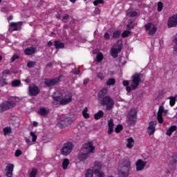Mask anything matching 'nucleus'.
<instances>
[{"mask_svg": "<svg viewBox=\"0 0 177 177\" xmlns=\"http://www.w3.org/2000/svg\"><path fill=\"white\" fill-rule=\"evenodd\" d=\"M102 106H106V110H112L114 107V100L110 96H105L102 100H98Z\"/></svg>", "mask_w": 177, "mask_h": 177, "instance_id": "3", "label": "nucleus"}, {"mask_svg": "<svg viewBox=\"0 0 177 177\" xmlns=\"http://www.w3.org/2000/svg\"><path fill=\"white\" fill-rule=\"evenodd\" d=\"M35 52H37V48L35 47H28L24 50V53L26 56H32Z\"/></svg>", "mask_w": 177, "mask_h": 177, "instance_id": "19", "label": "nucleus"}, {"mask_svg": "<svg viewBox=\"0 0 177 177\" xmlns=\"http://www.w3.org/2000/svg\"><path fill=\"white\" fill-rule=\"evenodd\" d=\"M127 28H128V30H131V28H133V26L128 24L127 25Z\"/></svg>", "mask_w": 177, "mask_h": 177, "instance_id": "56", "label": "nucleus"}, {"mask_svg": "<svg viewBox=\"0 0 177 177\" xmlns=\"http://www.w3.org/2000/svg\"><path fill=\"white\" fill-rule=\"evenodd\" d=\"M28 91L30 96H37L39 93V88L35 85L29 86Z\"/></svg>", "mask_w": 177, "mask_h": 177, "instance_id": "15", "label": "nucleus"}, {"mask_svg": "<svg viewBox=\"0 0 177 177\" xmlns=\"http://www.w3.org/2000/svg\"><path fill=\"white\" fill-rule=\"evenodd\" d=\"M82 151H83V153H88V154L93 153V151H95V147L93 146V142H88L84 144L83 147L82 148Z\"/></svg>", "mask_w": 177, "mask_h": 177, "instance_id": "9", "label": "nucleus"}, {"mask_svg": "<svg viewBox=\"0 0 177 177\" xmlns=\"http://www.w3.org/2000/svg\"><path fill=\"white\" fill-rule=\"evenodd\" d=\"M103 115H104L103 111H99L97 113L95 114L94 117L95 120H100V118H102Z\"/></svg>", "mask_w": 177, "mask_h": 177, "instance_id": "30", "label": "nucleus"}, {"mask_svg": "<svg viewBox=\"0 0 177 177\" xmlns=\"http://www.w3.org/2000/svg\"><path fill=\"white\" fill-rule=\"evenodd\" d=\"M25 142H26L28 146H31V145H32V143L31 142V140H30V138L27 137L25 138Z\"/></svg>", "mask_w": 177, "mask_h": 177, "instance_id": "49", "label": "nucleus"}, {"mask_svg": "<svg viewBox=\"0 0 177 177\" xmlns=\"http://www.w3.org/2000/svg\"><path fill=\"white\" fill-rule=\"evenodd\" d=\"M56 17H57V19H60V15H59V14L57 15H56Z\"/></svg>", "mask_w": 177, "mask_h": 177, "instance_id": "62", "label": "nucleus"}, {"mask_svg": "<svg viewBox=\"0 0 177 177\" xmlns=\"http://www.w3.org/2000/svg\"><path fill=\"white\" fill-rule=\"evenodd\" d=\"M37 172L38 171L37 170V169L33 168L32 169V171L30 173L29 177H37Z\"/></svg>", "mask_w": 177, "mask_h": 177, "instance_id": "36", "label": "nucleus"}, {"mask_svg": "<svg viewBox=\"0 0 177 177\" xmlns=\"http://www.w3.org/2000/svg\"><path fill=\"white\" fill-rule=\"evenodd\" d=\"M33 125H34V127H38V122H33Z\"/></svg>", "mask_w": 177, "mask_h": 177, "instance_id": "59", "label": "nucleus"}, {"mask_svg": "<svg viewBox=\"0 0 177 177\" xmlns=\"http://www.w3.org/2000/svg\"><path fill=\"white\" fill-rule=\"evenodd\" d=\"M91 157V153L87 152H84L82 151V152L78 155V159L80 161H85V160H88V158Z\"/></svg>", "mask_w": 177, "mask_h": 177, "instance_id": "20", "label": "nucleus"}, {"mask_svg": "<svg viewBox=\"0 0 177 177\" xmlns=\"http://www.w3.org/2000/svg\"><path fill=\"white\" fill-rule=\"evenodd\" d=\"M98 3H101L102 5H103V3H104V0H95L93 1V5L95 6H97Z\"/></svg>", "mask_w": 177, "mask_h": 177, "instance_id": "42", "label": "nucleus"}, {"mask_svg": "<svg viewBox=\"0 0 177 177\" xmlns=\"http://www.w3.org/2000/svg\"><path fill=\"white\" fill-rule=\"evenodd\" d=\"M30 136L32 137V142H33V143H35V142H37V135H35V133L31 131Z\"/></svg>", "mask_w": 177, "mask_h": 177, "instance_id": "39", "label": "nucleus"}, {"mask_svg": "<svg viewBox=\"0 0 177 177\" xmlns=\"http://www.w3.org/2000/svg\"><path fill=\"white\" fill-rule=\"evenodd\" d=\"M122 171H120L119 176L120 177H128L129 174V171H131V162L128 160H126L124 162V167H122Z\"/></svg>", "mask_w": 177, "mask_h": 177, "instance_id": "7", "label": "nucleus"}, {"mask_svg": "<svg viewBox=\"0 0 177 177\" xmlns=\"http://www.w3.org/2000/svg\"><path fill=\"white\" fill-rule=\"evenodd\" d=\"M142 78H143V75L142 74L135 73L131 77V80H123L122 85L123 86H126V91L128 93H131L132 91L138 89L139 85L142 82Z\"/></svg>", "mask_w": 177, "mask_h": 177, "instance_id": "1", "label": "nucleus"}, {"mask_svg": "<svg viewBox=\"0 0 177 177\" xmlns=\"http://www.w3.org/2000/svg\"><path fill=\"white\" fill-rule=\"evenodd\" d=\"M3 75H5L6 74H10V71H9L8 69H6L2 72Z\"/></svg>", "mask_w": 177, "mask_h": 177, "instance_id": "50", "label": "nucleus"}, {"mask_svg": "<svg viewBox=\"0 0 177 177\" xmlns=\"http://www.w3.org/2000/svg\"><path fill=\"white\" fill-rule=\"evenodd\" d=\"M146 31H148L149 35H154L157 31V27L153 24L149 23L145 26Z\"/></svg>", "mask_w": 177, "mask_h": 177, "instance_id": "12", "label": "nucleus"}, {"mask_svg": "<svg viewBox=\"0 0 177 177\" xmlns=\"http://www.w3.org/2000/svg\"><path fill=\"white\" fill-rule=\"evenodd\" d=\"M21 26H23V21H19V22H11L8 31L10 32H13V31H20L21 30Z\"/></svg>", "mask_w": 177, "mask_h": 177, "instance_id": "10", "label": "nucleus"}, {"mask_svg": "<svg viewBox=\"0 0 177 177\" xmlns=\"http://www.w3.org/2000/svg\"><path fill=\"white\" fill-rule=\"evenodd\" d=\"M70 164V160L68 158L64 159L62 162V168L63 169H67L68 165Z\"/></svg>", "mask_w": 177, "mask_h": 177, "instance_id": "29", "label": "nucleus"}, {"mask_svg": "<svg viewBox=\"0 0 177 177\" xmlns=\"http://www.w3.org/2000/svg\"><path fill=\"white\" fill-rule=\"evenodd\" d=\"M137 114H138V112L135 109H131L129 111L127 115L128 125H135V124H136Z\"/></svg>", "mask_w": 177, "mask_h": 177, "instance_id": "4", "label": "nucleus"}, {"mask_svg": "<svg viewBox=\"0 0 177 177\" xmlns=\"http://www.w3.org/2000/svg\"><path fill=\"white\" fill-rule=\"evenodd\" d=\"M129 34H131V31H129V30H124L122 33V38H127V37H128L129 35Z\"/></svg>", "mask_w": 177, "mask_h": 177, "instance_id": "41", "label": "nucleus"}, {"mask_svg": "<svg viewBox=\"0 0 177 177\" xmlns=\"http://www.w3.org/2000/svg\"><path fill=\"white\" fill-rule=\"evenodd\" d=\"M54 100L59 102L62 106H66V104H68V103L73 102V94L71 93H64L61 95L54 97Z\"/></svg>", "mask_w": 177, "mask_h": 177, "instance_id": "2", "label": "nucleus"}, {"mask_svg": "<svg viewBox=\"0 0 177 177\" xmlns=\"http://www.w3.org/2000/svg\"><path fill=\"white\" fill-rule=\"evenodd\" d=\"M73 151V143L66 142L64 144L62 149H61V154L62 156H68Z\"/></svg>", "mask_w": 177, "mask_h": 177, "instance_id": "8", "label": "nucleus"}, {"mask_svg": "<svg viewBox=\"0 0 177 177\" xmlns=\"http://www.w3.org/2000/svg\"><path fill=\"white\" fill-rule=\"evenodd\" d=\"M121 49H122V40H118L117 44H114L113 46L111 49V55L114 58L118 56V53L121 52Z\"/></svg>", "mask_w": 177, "mask_h": 177, "instance_id": "5", "label": "nucleus"}, {"mask_svg": "<svg viewBox=\"0 0 177 177\" xmlns=\"http://www.w3.org/2000/svg\"><path fill=\"white\" fill-rule=\"evenodd\" d=\"M38 114L42 116L48 115V114H49V109H46V108H41L38 111Z\"/></svg>", "mask_w": 177, "mask_h": 177, "instance_id": "23", "label": "nucleus"}, {"mask_svg": "<svg viewBox=\"0 0 177 177\" xmlns=\"http://www.w3.org/2000/svg\"><path fill=\"white\" fill-rule=\"evenodd\" d=\"M115 84V79L111 78L106 82L107 86H110V85H114Z\"/></svg>", "mask_w": 177, "mask_h": 177, "instance_id": "35", "label": "nucleus"}, {"mask_svg": "<svg viewBox=\"0 0 177 177\" xmlns=\"http://www.w3.org/2000/svg\"><path fill=\"white\" fill-rule=\"evenodd\" d=\"M147 163L143 161L142 159L137 160L136 162V171H143Z\"/></svg>", "mask_w": 177, "mask_h": 177, "instance_id": "16", "label": "nucleus"}, {"mask_svg": "<svg viewBox=\"0 0 177 177\" xmlns=\"http://www.w3.org/2000/svg\"><path fill=\"white\" fill-rule=\"evenodd\" d=\"M96 59H97V62H102V60H103V54H102L101 53H98L97 55Z\"/></svg>", "mask_w": 177, "mask_h": 177, "instance_id": "40", "label": "nucleus"}, {"mask_svg": "<svg viewBox=\"0 0 177 177\" xmlns=\"http://www.w3.org/2000/svg\"><path fill=\"white\" fill-rule=\"evenodd\" d=\"M25 81H26V82H29V81L28 80V79H26Z\"/></svg>", "mask_w": 177, "mask_h": 177, "instance_id": "64", "label": "nucleus"}, {"mask_svg": "<svg viewBox=\"0 0 177 177\" xmlns=\"http://www.w3.org/2000/svg\"><path fill=\"white\" fill-rule=\"evenodd\" d=\"M177 129L176 125L171 126L167 131L166 135L167 136H171L172 135V132H175V130Z\"/></svg>", "mask_w": 177, "mask_h": 177, "instance_id": "27", "label": "nucleus"}, {"mask_svg": "<svg viewBox=\"0 0 177 177\" xmlns=\"http://www.w3.org/2000/svg\"><path fill=\"white\" fill-rule=\"evenodd\" d=\"M12 19H13V16H12V15H10V16H9V17H8V21L12 20Z\"/></svg>", "mask_w": 177, "mask_h": 177, "instance_id": "57", "label": "nucleus"}, {"mask_svg": "<svg viewBox=\"0 0 177 177\" xmlns=\"http://www.w3.org/2000/svg\"><path fill=\"white\" fill-rule=\"evenodd\" d=\"M109 93V88H102L100 92L98 93V100H102V99H104L106 97V95Z\"/></svg>", "mask_w": 177, "mask_h": 177, "instance_id": "21", "label": "nucleus"}, {"mask_svg": "<svg viewBox=\"0 0 177 177\" xmlns=\"http://www.w3.org/2000/svg\"><path fill=\"white\" fill-rule=\"evenodd\" d=\"M89 82V78H86L84 80V85H86V84H88Z\"/></svg>", "mask_w": 177, "mask_h": 177, "instance_id": "53", "label": "nucleus"}, {"mask_svg": "<svg viewBox=\"0 0 177 177\" xmlns=\"http://www.w3.org/2000/svg\"><path fill=\"white\" fill-rule=\"evenodd\" d=\"M162 113L167 115L168 114V110L164 109V106H159V109L158 111L157 120L159 124H162L164 122V119L162 118Z\"/></svg>", "mask_w": 177, "mask_h": 177, "instance_id": "11", "label": "nucleus"}, {"mask_svg": "<svg viewBox=\"0 0 177 177\" xmlns=\"http://www.w3.org/2000/svg\"><path fill=\"white\" fill-rule=\"evenodd\" d=\"M133 145H135V140L132 138V137L128 138L127 147L128 149H132L133 147Z\"/></svg>", "mask_w": 177, "mask_h": 177, "instance_id": "24", "label": "nucleus"}, {"mask_svg": "<svg viewBox=\"0 0 177 177\" xmlns=\"http://www.w3.org/2000/svg\"><path fill=\"white\" fill-rule=\"evenodd\" d=\"M85 177H93V171L91 169H88L85 174Z\"/></svg>", "mask_w": 177, "mask_h": 177, "instance_id": "38", "label": "nucleus"}, {"mask_svg": "<svg viewBox=\"0 0 177 177\" xmlns=\"http://www.w3.org/2000/svg\"><path fill=\"white\" fill-rule=\"evenodd\" d=\"M177 25V15H174L170 17L167 21V26L169 28L176 27Z\"/></svg>", "mask_w": 177, "mask_h": 177, "instance_id": "13", "label": "nucleus"}, {"mask_svg": "<svg viewBox=\"0 0 177 177\" xmlns=\"http://www.w3.org/2000/svg\"><path fill=\"white\" fill-rule=\"evenodd\" d=\"M54 46L56 49H63V48H64V44L59 41H55Z\"/></svg>", "mask_w": 177, "mask_h": 177, "instance_id": "25", "label": "nucleus"}, {"mask_svg": "<svg viewBox=\"0 0 177 177\" xmlns=\"http://www.w3.org/2000/svg\"><path fill=\"white\" fill-rule=\"evenodd\" d=\"M4 135H8L12 133V130L9 127H6L3 129Z\"/></svg>", "mask_w": 177, "mask_h": 177, "instance_id": "43", "label": "nucleus"}, {"mask_svg": "<svg viewBox=\"0 0 177 177\" xmlns=\"http://www.w3.org/2000/svg\"><path fill=\"white\" fill-rule=\"evenodd\" d=\"M82 115L84 118H89V113H88V107H85L82 111Z\"/></svg>", "mask_w": 177, "mask_h": 177, "instance_id": "31", "label": "nucleus"}, {"mask_svg": "<svg viewBox=\"0 0 177 177\" xmlns=\"http://www.w3.org/2000/svg\"><path fill=\"white\" fill-rule=\"evenodd\" d=\"M157 125L156 121H151L149 123V126L147 127V133L151 136V135H153L154 132H156V126Z\"/></svg>", "mask_w": 177, "mask_h": 177, "instance_id": "14", "label": "nucleus"}, {"mask_svg": "<svg viewBox=\"0 0 177 177\" xmlns=\"http://www.w3.org/2000/svg\"><path fill=\"white\" fill-rule=\"evenodd\" d=\"M102 169V163L100 162H95L93 167V174H99Z\"/></svg>", "mask_w": 177, "mask_h": 177, "instance_id": "18", "label": "nucleus"}, {"mask_svg": "<svg viewBox=\"0 0 177 177\" xmlns=\"http://www.w3.org/2000/svg\"><path fill=\"white\" fill-rule=\"evenodd\" d=\"M174 118H176L177 120V113L176 114V115L174 116Z\"/></svg>", "mask_w": 177, "mask_h": 177, "instance_id": "63", "label": "nucleus"}, {"mask_svg": "<svg viewBox=\"0 0 177 177\" xmlns=\"http://www.w3.org/2000/svg\"><path fill=\"white\" fill-rule=\"evenodd\" d=\"M104 37L105 39H110V35L107 32H106L104 35Z\"/></svg>", "mask_w": 177, "mask_h": 177, "instance_id": "52", "label": "nucleus"}, {"mask_svg": "<svg viewBox=\"0 0 177 177\" xmlns=\"http://www.w3.org/2000/svg\"><path fill=\"white\" fill-rule=\"evenodd\" d=\"M48 46H52V45H53V43H52L50 41H49L48 42Z\"/></svg>", "mask_w": 177, "mask_h": 177, "instance_id": "58", "label": "nucleus"}, {"mask_svg": "<svg viewBox=\"0 0 177 177\" xmlns=\"http://www.w3.org/2000/svg\"><path fill=\"white\" fill-rule=\"evenodd\" d=\"M98 176H99V177H104V173H103V172H100V173L98 174Z\"/></svg>", "mask_w": 177, "mask_h": 177, "instance_id": "55", "label": "nucleus"}, {"mask_svg": "<svg viewBox=\"0 0 177 177\" xmlns=\"http://www.w3.org/2000/svg\"><path fill=\"white\" fill-rule=\"evenodd\" d=\"M47 66H48V67H52V63L48 64H47Z\"/></svg>", "mask_w": 177, "mask_h": 177, "instance_id": "60", "label": "nucleus"}, {"mask_svg": "<svg viewBox=\"0 0 177 177\" xmlns=\"http://www.w3.org/2000/svg\"><path fill=\"white\" fill-rule=\"evenodd\" d=\"M74 74H75L76 75H81V71H76L74 72Z\"/></svg>", "mask_w": 177, "mask_h": 177, "instance_id": "54", "label": "nucleus"}, {"mask_svg": "<svg viewBox=\"0 0 177 177\" xmlns=\"http://www.w3.org/2000/svg\"><path fill=\"white\" fill-rule=\"evenodd\" d=\"M138 13L136 11H131L129 12H127V16L129 17H136L138 16Z\"/></svg>", "mask_w": 177, "mask_h": 177, "instance_id": "32", "label": "nucleus"}, {"mask_svg": "<svg viewBox=\"0 0 177 177\" xmlns=\"http://www.w3.org/2000/svg\"><path fill=\"white\" fill-rule=\"evenodd\" d=\"M21 154H23V152L20 150V149H17L15 151V157H20V156H21Z\"/></svg>", "mask_w": 177, "mask_h": 177, "instance_id": "47", "label": "nucleus"}, {"mask_svg": "<svg viewBox=\"0 0 177 177\" xmlns=\"http://www.w3.org/2000/svg\"><path fill=\"white\" fill-rule=\"evenodd\" d=\"M36 64V62H28L27 64V66L29 68H31V67H34V66H35Z\"/></svg>", "mask_w": 177, "mask_h": 177, "instance_id": "46", "label": "nucleus"}, {"mask_svg": "<svg viewBox=\"0 0 177 177\" xmlns=\"http://www.w3.org/2000/svg\"><path fill=\"white\" fill-rule=\"evenodd\" d=\"M108 127H109L108 133L109 135H111L112 132L114 131V122L113 119H110L108 121Z\"/></svg>", "mask_w": 177, "mask_h": 177, "instance_id": "22", "label": "nucleus"}, {"mask_svg": "<svg viewBox=\"0 0 177 177\" xmlns=\"http://www.w3.org/2000/svg\"><path fill=\"white\" fill-rule=\"evenodd\" d=\"M163 4L161 1L158 3V12H161L162 10Z\"/></svg>", "mask_w": 177, "mask_h": 177, "instance_id": "44", "label": "nucleus"}, {"mask_svg": "<svg viewBox=\"0 0 177 177\" xmlns=\"http://www.w3.org/2000/svg\"><path fill=\"white\" fill-rule=\"evenodd\" d=\"M70 1L72 2V3H75L77 0H70Z\"/></svg>", "mask_w": 177, "mask_h": 177, "instance_id": "61", "label": "nucleus"}, {"mask_svg": "<svg viewBox=\"0 0 177 177\" xmlns=\"http://www.w3.org/2000/svg\"><path fill=\"white\" fill-rule=\"evenodd\" d=\"M97 78H100V80H101V81L102 80H104V74H103V73H101V72L98 73L97 74Z\"/></svg>", "mask_w": 177, "mask_h": 177, "instance_id": "45", "label": "nucleus"}, {"mask_svg": "<svg viewBox=\"0 0 177 177\" xmlns=\"http://www.w3.org/2000/svg\"><path fill=\"white\" fill-rule=\"evenodd\" d=\"M18 57H19V55H17V54H15V55L11 57V63H13V62H15V60L17 59Z\"/></svg>", "mask_w": 177, "mask_h": 177, "instance_id": "48", "label": "nucleus"}, {"mask_svg": "<svg viewBox=\"0 0 177 177\" xmlns=\"http://www.w3.org/2000/svg\"><path fill=\"white\" fill-rule=\"evenodd\" d=\"M169 100H170V101H169L170 106H171V107L175 106V103L176 102V97H169Z\"/></svg>", "mask_w": 177, "mask_h": 177, "instance_id": "34", "label": "nucleus"}, {"mask_svg": "<svg viewBox=\"0 0 177 177\" xmlns=\"http://www.w3.org/2000/svg\"><path fill=\"white\" fill-rule=\"evenodd\" d=\"M70 19V15L68 14H65L63 17L64 20H68Z\"/></svg>", "mask_w": 177, "mask_h": 177, "instance_id": "51", "label": "nucleus"}, {"mask_svg": "<svg viewBox=\"0 0 177 177\" xmlns=\"http://www.w3.org/2000/svg\"><path fill=\"white\" fill-rule=\"evenodd\" d=\"M120 35H121V31L116 30L113 33L112 38L113 39L120 38Z\"/></svg>", "mask_w": 177, "mask_h": 177, "instance_id": "33", "label": "nucleus"}, {"mask_svg": "<svg viewBox=\"0 0 177 177\" xmlns=\"http://www.w3.org/2000/svg\"><path fill=\"white\" fill-rule=\"evenodd\" d=\"M59 81V78H55L52 80L46 79L44 83L47 86H53L54 85H56V84H57Z\"/></svg>", "mask_w": 177, "mask_h": 177, "instance_id": "17", "label": "nucleus"}, {"mask_svg": "<svg viewBox=\"0 0 177 177\" xmlns=\"http://www.w3.org/2000/svg\"><path fill=\"white\" fill-rule=\"evenodd\" d=\"M172 42L174 52H177V35L173 37Z\"/></svg>", "mask_w": 177, "mask_h": 177, "instance_id": "26", "label": "nucleus"}, {"mask_svg": "<svg viewBox=\"0 0 177 177\" xmlns=\"http://www.w3.org/2000/svg\"><path fill=\"white\" fill-rule=\"evenodd\" d=\"M11 85L14 88L20 86V85H21V81H20L19 80H15L11 82Z\"/></svg>", "mask_w": 177, "mask_h": 177, "instance_id": "28", "label": "nucleus"}, {"mask_svg": "<svg viewBox=\"0 0 177 177\" xmlns=\"http://www.w3.org/2000/svg\"><path fill=\"white\" fill-rule=\"evenodd\" d=\"M122 124H119L115 128V132L116 133H120V132L123 129Z\"/></svg>", "mask_w": 177, "mask_h": 177, "instance_id": "37", "label": "nucleus"}, {"mask_svg": "<svg viewBox=\"0 0 177 177\" xmlns=\"http://www.w3.org/2000/svg\"><path fill=\"white\" fill-rule=\"evenodd\" d=\"M15 106H16V102L13 100L4 101L0 104V113H3V111L13 109Z\"/></svg>", "mask_w": 177, "mask_h": 177, "instance_id": "6", "label": "nucleus"}]
</instances>
